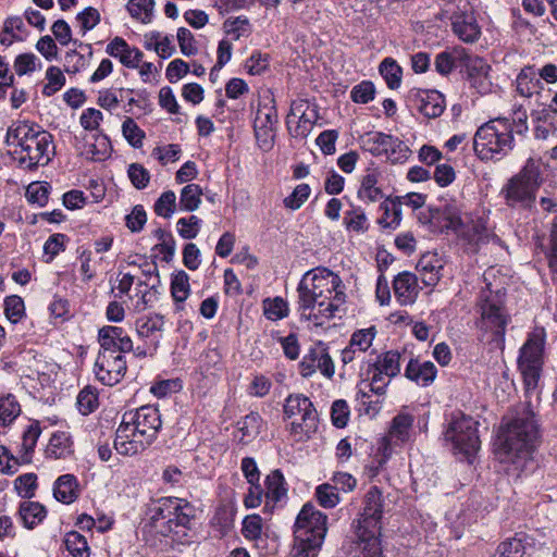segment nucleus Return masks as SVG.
<instances>
[{
    "label": "nucleus",
    "instance_id": "obj_44",
    "mask_svg": "<svg viewBox=\"0 0 557 557\" xmlns=\"http://www.w3.org/2000/svg\"><path fill=\"white\" fill-rule=\"evenodd\" d=\"M21 413V406L16 398L9 394L0 399V423L2 425L10 424Z\"/></svg>",
    "mask_w": 557,
    "mask_h": 557
},
{
    "label": "nucleus",
    "instance_id": "obj_29",
    "mask_svg": "<svg viewBox=\"0 0 557 557\" xmlns=\"http://www.w3.org/2000/svg\"><path fill=\"white\" fill-rule=\"evenodd\" d=\"M413 417L410 413L400 412L395 416L391 422L385 442H391L395 445H400L409 441L411 429L413 425Z\"/></svg>",
    "mask_w": 557,
    "mask_h": 557
},
{
    "label": "nucleus",
    "instance_id": "obj_62",
    "mask_svg": "<svg viewBox=\"0 0 557 557\" xmlns=\"http://www.w3.org/2000/svg\"><path fill=\"white\" fill-rule=\"evenodd\" d=\"M76 20L79 23L82 34L85 35L100 23V13L96 8L88 7L76 15Z\"/></svg>",
    "mask_w": 557,
    "mask_h": 557
},
{
    "label": "nucleus",
    "instance_id": "obj_40",
    "mask_svg": "<svg viewBox=\"0 0 557 557\" xmlns=\"http://www.w3.org/2000/svg\"><path fill=\"white\" fill-rule=\"evenodd\" d=\"M202 189L197 184H188L181 190L180 209L182 211H195L201 203Z\"/></svg>",
    "mask_w": 557,
    "mask_h": 557
},
{
    "label": "nucleus",
    "instance_id": "obj_35",
    "mask_svg": "<svg viewBox=\"0 0 557 557\" xmlns=\"http://www.w3.org/2000/svg\"><path fill=\"white\" fill-rule=\"evenodd\" d=\"M18 516L28 530L40 524L47 517L46 507L39 502L25 500L20 504Z\"/></svg>",
    "mask_w": 557,
    "mask_h": 557
},
{
    "label": "nucleus",
    "instance_id": "obj_9",
    "mask_svg": "<svg viewBox=\"0 0 557 557\" xmlns=\"http://www.w3.org/2000/svg\"><path fill=\"white\" fill-rule=\"evenodd\" d=\"M545 337L546 333L543 327L535 329L521 347L518 363L527 393L535 391L537 387L543 366Z\"/></svg>",
    "mask_w": 557,
    "mask_h": 557
},
{
    "label": "nucleus",
    "instance_id": "obj_4",
    "mask_svg": "<svg viewBox=\"0 0 557 557\" xmlns=\"http://www.w3.org/2000/svg\"><path fill=\"white\" fill-rule=\"evenodd\" d=\"M98 341L101 349L95 363V374L102 384L113 386L126 373L123 354L133 350V341L122 327L112 325L99 330Z\"/></svg>",
    "mask_w": 557,
    "mask_h": 557
},
{
    "label": "nucleus",
    "instance_id": "obj_31",
    "mask_svg": "<svg viewBox=\"0 0 557 557\" xmlns=\"http://www.w3.org/2000/svg\"><path fill=\"white\" fill-rule=\"evenodd\" d=\"M381 172L377 169H368L362 176L360 187L358 189V198L367 202H376L383 198V191L379 186Z\"/></svg>",
    "mask_w": 557,
    "mask_h": 557
},
{
    "label": "nucleus",
    "instance_id": "obj_53",
    "mask_svg": "<svg viewBox=\"0 0 557 557\" xmlns=\"http://www.w3.org/2000/svg\"><path fill=\"white\" fill-rule=\"evenodd\" d=\"M48 83L42 88V94L47 97L54 95L65 84V76L57 66H49L46 72Z\"/></svg>",
    "mask_w": 557,
    "mask_h": 557
},
{
    "label": "nucleus",
    "instance_id": "obj_14",
    "mask_svg": "<svg viewBox=\"0 0 557 557\" xmlns=\"http://www.w3.org/2000/svg\"><path fill=\"white\" fill-rule=\"evenodd\" d=\"M400 354L397 350H388L380 356L373 363L368 364L367 375L370 377V391L382 395L389 381L385 382L383 375L394 377L400 372Z\"/></svg>",
    "mask_w": 557,
    "mask_h": 557
},
{
    "label": "nucleus",
    "instance_id": "obj_22",
    "mask_svg": "<svg viewBox=\"0 0 557 557\" xmlns=\"http://www.w3.org/2000/svg\"><path fill=\"white\" fill-rule=\"evenodd\" d=\"M150 444L138 436H133L131 426L120 423L114 438L115 450L123 456H134L144 451Z\"/></svg>",
    "mask_w": 557,
    "mask_h": 557
},
{
    "label": "nucleus",
    "instance_id": "obj_2",
    "mask_svg": "<svg viewBox=\"0 0 557 557\" xmlns=\"http://www.w3.org/2000/svg\"><path fill=\"white\" fill-rule=\"evenodd\" d=\"M527 111L518 108L509 116H498L482 124L473 137V150L482 161H500L515 148V135L525 136Z\"/></svg>",
    "mask_w": 557,
    "mask_h": 557
},
{
    "label": "nucleus",
    "instance_id": "obj_1",
    "mask_svg": "<svg viewBox=\"0 0 557 557\" xmlns=\"http://www.w3.org/2000/svg\"><path fill=\"white\" fill-rule=\"evenodd\" d=\"M342 278L326 268L305 274L298 284V309L308 319H332L346 301Z\"/></svg>",
    "mask_w": 557,
    "mask_h": 557
},
{
    "label": "nucleus",
    "instance_id": "obj_47",
    "mask_svg": "<svg viewBox=\"0 0 557 557\" xmlns=\"http://www.w3.org/2000/svg\"><path fill=\"white\" fill-rule=\"evenodd\" d=\"M176 208V195L172 190H166L160 195L153 206L157 215L169 219L173 215Z\"/></svg>",
    "mask_w": 557,
    "mask_h": 557
},
{
    "label": "nucleus",
    "instance_id": "obj_59",
    "mask_svg": "<svg viewBox=\"0 0 557 557\" xmlns=\"http://www.w3.org/2000/svg\"><path fill=\"white\" fill-rule=\"evenodd\" d=\"M375 87L370 81H362L354 86L350 91V98L356 103H368L374 99Z\"/></svg>",
    "mask_w": 557,
    "mask_h": 557
},
{
    "label": "nucleus",
    "instance_id": "obj_38",
    "mask_svg": "<svg viewBox=\"0 0 557 557\" xmlns=\"http://www.w3.org/2000/svg\"><path fill=\"white\" fill-rule=\"evenodd\" d=\"M41 434V429L38 422L32 423L27 426L23 433L22 441V455L21 460L23 463H29L32 461V455L34 453L37 441Z\"/></svg>",
    "mask_w": 557,
    "mask_h": 557
},
{
    "label": "nucleus",
    "instance_id": "obj_5",
    "mask_svg": "<svg viewBox=\"0 0 557 557\" xmlns=\"http://www.w3.org/2000/svg\"><path fill=\"white\" fill-rule=\"evenodd\" d=\"M196 515L197 509L190 502L173 496L158 498L150 508L151 523L157 527L161 521V534L180 545L191 543Z\"/></svg>",
    "mask_w": 557,
    "mask_h": 557
},
{
    "label": "nucleus",
    "instance_id": "obj_34",
    "mask_svg": "<svg viewBox=\"0 0 557 557\" xmlns=\"http://www.w3.org/2000/svg\"><path fill=\"white\" fill-rule=\"evenodd\" d=\"M530 537L525 533H516L513 537H509L502 542L493 557H523L529 546H531Z\"/></svg>",
    "mask_w": 557,
    "mask_h": 557
},
{
    "label": "nucleus",
    "instance_id": "obj_39",
    "mask_svg": "<svg viewBox=\"0 0 557 557\" xmlns=\"http://www.w3.org/2000/svg\"><path fill=\"white\" fill-rule=\"evenodd\" d=\"M64 545L72 557H90L87 540L77 531H70L65 534Z\"/></svg>",
    "mask_w": 557,
    "mask_h": 557
},
{
    "label": "nucleus",
    "instance_id": "obj_43",
    "mask_svg": "<svg viewBox=\"0 0 557 557\" xmlns=\"http://www.w3.org/2000/svg\"><path fill=\"white\" fill-rule=\"evenodd\" d=\"M37 484V475L33 472L18 475L14 480V490L22 498L30 499L35 496Z\"/></svg>",
    "mask_w": 557,
    "mask_h": 557
},
{
    "label": "nucleus",
    "instance_id": "obj_10",
    "mask_svg": "<svg viewBox=\"0 0 557 557\" xmlns=\"http://www.w3.org/2000/svg\"><path fill=\"white\" fill-rule=\"evenodd\" d=\"M445 440L450 442L455 453L470 457L480 448L478 422L462 412L451 414L445 431Z\"/></svg>",
    "mask_w": 557,
    "mask_h": 557
},
{
    "label": "nucleus",
    "instance_id": "obj_55",
    "mask_svg": "<svg viewBox=\"0 0 557 557\" xmlns=\"http://www.w3.org/2000/svg\"><path fill=\"white\" fill-rule=\"evenodd\" d=\"M322 544L323 542L312 539L305 542L295 539L292 557H318Z\"/></svg>",
    "mask_w": 557,
    "mask_h": 557
},
{
    "label": "nucleus",
    "instance_id": "obj_48",
    "mask_svg": "<svg viewBox=\"0 0 557 557\" xmlns=\"http://www.w3.org/2000/svg\"><path fill=\"white\" fill-rule=\"evenodd\" d=\"M4 313L9 321L17 323L25 315V305L17 295L8 296L4 299Z\"/></svg>",
    "mask_w": 557,
    "mask_h": 557
},
{
    "label": "nucleus",
    "instance_id": "obj_20",
    "mask_svg": "<svg viewBox=\"0 0 557 557\" xmlns=\"http://www.w3.org/2000/svg\"><path fill=\"white\" fill-rule=\"evenodd\" d=\"M357 540L351 543L347 557H384L381 545V531L355 530Z\"/></svg>",
    "mask_w": 557,
    "mask_h": 557
},
{
    "label": "nucleus",
    "instance_id": "obj_56",
    "mask_svg": "<svg viewBox=\"0 0 557 557\" xmlns=\"http://www.w3.org/2000/svg\"><path fill=\"white\" fill-rule=\"evenodd\" d=\"M122 132L128 144L135 148L143 146L145 133L132 117H126L122 124Z\"/></svg>",
    "mask_w": 557,
    "mask_h": 557
},
{
    "label": "nucleus",
    "instance_id": "obj_16",
    "mask_svg": "<svg viewBox=\"0 0 557 557\" xmlns=\"http://www.w3.org/2000/svg\"><path fill=\"white\" fill-rule=\"evenodd\" d=\"M300 374L309 377L318 370L327 379H332L335 373L333 360L329 354L327 346L319 342L312 346L304 356L300 364Z\"/></svg>",
    "mask_w": 557,
    "mask_h": 557
},
{
    "label": "nucleus",
    "instance_id": "obj_46",
    "mask_svg": "<svg viewBox=\"0 0 557 557\" xmlns=\"http://www.w3.org/2000/svg\"><path fill=\"white\" fill-rule=\"evenodd\" d=\"M237 424L244 437L253 438L261 432L263 419L258 412L252 411L238 421Z\"/></svg>",
    "mask_w": 557,
    "mask_h": 557
},
{
    "label": "nucleus",
    "instance_id": "obj_11",
    "mask_svg": "<svg viewBox=\"0 0 557 557\" xmlns=\"http://www.w3.org/2000/svg\"><path fill=\"white\" fill-rule=\"evenodd\" d=\"M20 152L17 163L21 169L35 171L45 166L54 154L53 136L40 126Z\"/></svg>",
    "mask_w": 557,
    "mask_h": 557
},
{
    "label": "nucleus",
    "instance_id": "obj_17",
    "mask_svg": "<svg viewBox=\"0 0 557 557\" xmlns=\"http://www.w3.org/2000/svg\"><path fill=\"white\" fill-rule=\"evenodd\" d=\"M407 98L410 104L428 119L438 117L445 110V98L437 90L412 88Z\"/></svg>",
    "mask_w": 557,
    "mask_h": 557
},
{
    "label": "nucleus",
    "instance_id": "obj_64",
    "mask_svg": "<svg viewBox=\"0 0 557 557\" xmlns=\"http://www.w3.org/2000/svg\"><path fill=\"white\" fill-rule=\"evenodd\" d=\"M331 419L333 425L338 429L345 428L349 419V407L346 400L337 399L331 408Z\"/></svg>",
    "mask_w": 557,
    "mask_h": 557
},
{
    "label": "nucleus",
    "instance_id": "obj_57",
    "mask_svg": "<svg viewBox=\"0 0 557 557\" xmlns=\"http://www.w3.org/2000/svg\"><path fill=\"white\" fill-rule=\"evenodd\" d=\"M201 227V220L196 215H190L188 218H181L177 221V232L181 237L184 239H193L195 238Z\"/></svg>",
    "mask_w": 557,
    "mask_h": 557
},
{
    "label": "nucleus",
    "instance_id": "obj_36",
    "mask_svg": "<svg viewBox=\"0 0 557 557\" xmlns=\"http://www.w3.org/2000/svg\"><path fill=\"white\" fill-rule=\"evenodd\" d=\"M264 483L267 488V505L269 502L275 504L286 495L287 488L285 487V479L281 470H273L270 474L267 475Z\"/></svg>",
    "mask_w": 557,
    "mask_h": 557
},
{
    "label": "nucleus",
    "instance_id": "obj_8",
    "mask_svg": "<svg viewBox=\"0 0 557 557\" xmlns=\"http://www.w3.org/2000/svg\"><path fill=\"white\" fill-rule=\"evenodd\" d=\"M284 420L300 416V421H292L289 434L297 442L309 440L318 430V412L312 401L302 394L287 396L283 407Z\"/></svg>",
    "mask_w": 557,
    "mask_h": 557
},
{
    "label": "nucleus",
    "instance_id": "obj_13",
    "mask_svg": "<svg viewBox=\"0 0 557 557\" xmlns=\"http://www.w3.org/2000/svg\"><path fill=\"white\" fill-rule=\"evenodd\" d=\"M327 532V516L318 510L312 504H306L298 513L294 536L299 541L315 540L324 542Z\"/></svg>",
    "mask_w": 557,
    "mask_h": 557
},
{
    "label": "nucleus",
    "instance_id": "obj_52",
    "mask_svg": "<svg viewBox=\"0 0 557 557\" xmlns=\"http://www.w3.org/2000/svg\"><path fill=\"white\" fill-rule=\"evenodd\" d=\"M344 224L348 230L355 232H366L368 230V219L360 207H354L345 212Z\"/></svg>",
    "mask_w": 557,
    "mask_h": 557
},
{
    "label": "nucleus",
    "instance_id": "obj_60",
    "mask_svg": "<svg viewBox=\"0 0 557 557\" xmlns=\"http://www.w3.org/2000/svg\"><path fill=\"white\" fill-rule=\"evenodd\" d=\"M242 533L249 541H257L262 534V518L259 515L247 516L243 521Z\"/></svg>",
    "mask_w": 557,
    "mask_h": 557
},
{
    "label": "nucleus",
    "instance_id": "obj_45",
    "mask_svg": "<svg viewBox=\"0 0 557 557\" xmlns=\"http://www.w3.org/2000/svg\"><path fill=\"white\" fill-rule=\"evenodd\" d=\"M76 405L78 411L84 414H90L98 408V394L91 386L84 387L77 396Z\"/></svg>",
    "mask_w": 557,
    "mask_h": 557
},
{
    "label": "nucleus",
    "instance_id": "obj_23",
    "mask_svg": "<svg viewBox=\"0 0 557 557\" xmlns=\"http://www.w3.org/2000/svg\"><path fill=\"white\" fill-rule=\"evenodd\" d=\"M443 269V259L432 251L423 253L417 263V271L420 273L421 281L430 287H434L438 283Z\"/></svg>",
    "mask_w": 557,
    "mask_h": 557
},
{
    "label": "nucleus",
    "instance_id": "obj_12",
    "mask_svg": "<svg viewBox=\"0 0 557 557\" xmlns=\"http://www.w3.org/2000/svg\"><path fill=\"white\" fill-rule=\"evenodd\" d=\"M121 422L131 426L133 436L141 437L150 445L156 441L162 426L159 409L151 405L126 411Z\"/></svg>",
    "mask_w": 557,
    "mask_h": 557
},
{
    "label": "nucleus",
    "instance_id": "obj_28",
    "mask_svg": "<svg viewBox=\"0 0 557 557\" xmlns=\"http://www.w3.org/2000/svg\"><path fill=\"white\" fill-rule=\"evenodd\" d=\"M436 373L437 370L433 362H420L417 359H410L405 369L406 377L421 386L430 385L435 380Z\"/></svg>",
    "mask_w": 557,
    "mask_h": 557
},
{
    "label": "nucleus",
    "instance_id": "obj_19",
    "mask_svg": "<svg viewBox=\"0 0 557 557\" xmlns=\"http://www.w3.org/2000/svg\"><path fill=\"white\" fill-rule=\"evenodd\" d=\"M137 336L150 346L151 350H158L164 327V317L159 313H150L139 317L135 321Z\"/></svg>",
    "mask_w": 557,
    "mask_h": 557
},
{
    "label": "nucleus",
    "instance_id": "obj_27",
    "mask_svg": "<svg viewBox=\"0 0 557 557\" xmlns=\"http://www.w3.org/2000/svg\"><path fill=\"white\" fill-rule=\"evenodd\" d=\"M394 293L401 305L413 304L418 296V278L410 272L399 273L393 282Z\"/></svg>",
    "mask_w": 557,
    "mask_h": 557
},
{
    "label": "nucleus",
    "instance_id": "obj_58",
    "mask_svg": "<svg viewBox=\"0 0 557 557\" xmlns=\"http://www.w3.org/2000/svg\"><path fill=\"white\" fill-rule=\"evenodd\" d=\"M375 334L376 331L374 326L358 330L351 335L349 344L351 347L358 349L359 352H364L372 345Z\"/></svg>",
    "mask_w": 557,
    "mask_h": 557
},
{
    "label": "nucleus",
    "instance_id": "obj_25",
    "mask_svg": "<svg viewBox=\"0 0 557 557\" xmlns=\"http://www.w3.org/2000/svg\"><path fill=\"white\" fill-rule=\"evenodd\" d=\"M39 128L40 125L29 121H15L8 127L4 143L22 150Z\"/></svg>",
    "mask_w": 557,
    "mask_h": 557
},
{
    "label": "nucleus",
    "instance_id": "obj_51",
    "mask_svg": "<svg viewBox=\"0 0 557 557\" xmlns=\"http://www.w3.org/2000/svg\"><path fill=\"white\" fill-rule=\"evenodd\" d=\"M264 315L272 321L281 320L288 314V305L283 298L275 297L263 302Z\"/></svg>",
    "mask_w": 557,
    "mask_h": 557
},
{
    "label": "nucleus",
    "instance_id": "obj_54",
    "mask_svg": "<svg viewBox=\"0 0 557 557\" xmlns=\"http://www.w3.org/2000/svg\"><path fill=\"white\" fill-rule=\"evenodd\" d=\"M127 176L136 189H145L150 182V172L140 163H132L127 169Z\"/></svg>",
    "mask_w": 557,
    "mask_h": 557
},
{
    "label": "nucleus",
    "instance_id": "obj_50",
    "mask_svg": "<svg viewBox=\"0 0 557 557\" xmlns=\"http://www.w3.org/2000/svg\"><path fill=\"white\" fill-rule=\"evenodd\" d=\"M315 497L319 504L324 508H334L341 500L336 486L329 483L317 486Z\"/></svg>",
    "mask_w": 557,
    "mask_h": 557
},
{
    "label": "nucleus",
    "instance_id": "obj_18",
    "mask_svg": "<svg viewBox=\"0 0 557 557\" xmlns=\"http://www.w3.org/2000/svg\"><path fill=\"white\" fill-rule=\"evenodd\" d=\"M290 116H297L298 122L294 129L289 128L294 137L306 138L312 131L315 121L319 117L317 106H311L307 100H294L287 115L286 123L289 125Z\"/></svg>",
    "mask_w": 557,
    "mask_h": 557
},
{
    "label": "nucleus",
    "instance_id": "obj_63",
    "mask_svg": "<svg viewBox=\"0 0 557 557\" xmlns=\"http://www.w3.org/2000/svg\"><path fill=\"white\" fill-rule=\"evenodd\" d=\"M409 153V147L399 138L393 136L391 147L387 148V152H385L384 154L392 163H401L408 159Z\"/></svg>",
    "mask_w": 557,
    "mask_h": 557
},
{
    "label": "nucleus",
    "instance_id": "obj_41",
    "mask_svg": "<svg viewBox=\"0 0 557 557\" xmlns=\"http://www.w3.org/2000/svg\"><path fill=\"white\" fill-rule=\"evenodd\" d=\"M379 71L391 89H397L400 86L403 71L394 59L385 58L381 62Z\"/></svg>",
    "mask_w": 557,
    "mask_h": 557
},
{
    "label": "nucleus",
    "instance_id": "obj_37",
    "mask_svg": "<svg viewBox=\"0 0 557 557\" xmlns=\"http://www.w3.org/2000/svg\"><path fill=\"white\" fill-rule=\"evenodd\" d=\"M190 294L189 276L184 270H180L172 275L171 295L176 304V309H182V304Z\"/></svg>",
    "mask_w": 557,
    "mask_h": 557
},
{
    "label": "nucleus",
    "instance_id": "obj_30",
    "mask_svg": "<svg viewBox=\"0 0 557 557\" xmlns=\"http://www.w3.org/2000/svg\"><path fill=\"white\" fill-rule=\"evenodd\" d=\"M454 34L462 41L472 44L481 36V27L472 15L459 14L453 18Z\"/></svg>",
    "mask_w": 557,
    "mask_h": 557
},
{
    "label": "nucleus",
    "instance_id": "obj_24",
    "mask_svg": "<svg viewBox=\"0 0 557 557\" xmlns=\"http://www.w3.org/2000/svg\"><path fill=\"white\" fill-rule=\"evenodd\" d=\"M81 495V485L72 473L60 475L53 483V497L64 505L73 504Z\"/></svg>",
    "mask_w": 557,
    "mask_h": 557
},
{
    "label": "nucleus",
    "instance_id": "obj_26",
    "mask_svg": "<svg viewBox=\"0 0 557 557\" xmlns=\"http://www.w3.org/2000/svg\"><path fill=\"white\" fill-rule=\"evenodd\" d=\"M277 123L278 115L274 96L270 91H265L263 95L259 96L253 125L260 126V128L262 126L276 128Z\"/></svg>",
    "mask_w": 557,
    "mask_h": 557
},
{
    "label": "nucleus",
    "instance_id": "obj_7",
    "mask_svg": "<svg viewBox=\"0 0 557 557\" xmlns=\"http://www.w3.org/2000/svg\"><path fill=\"white\" fill-rule=\"evenodd\" d=\"M506 290L498 288L493 290L490 284L481 292L478 302L480 319L476 325L484 332H490L496 337H503L507 324L510 321V314L505 307Z\"/></svg>",
    "mask_w": 557,
    "mask_h": 557
},
{
    "label": "nucleus",
    "instance_id": "obj_33",
    "mask_svg": "<svg viewBox=\"0 0 557 557\" xmlns=\"http://www.w3.org/2000/svg\"><path fill=\"white\" fill-rule=\"evenodd\" d=\"M46 457L65 459L74 454L73 441L67 432H55L46 447Z\"/></svg>",
    "mask_w": 557,
    "mask_h": 557
},
{
    "label": "nucleus",
    "instance_id": "obj_42",
    "mask_svg": "<svg viewBox=\"0 0 557 557\" xmlns=\"http://www.w3.org/2000/svg\"><path fill=\"white\" fill-rule=\"evenodd\" d=\"M153 8V0H129L126 5L131 16L145 24L151 22Z\"/></svg>",
    "mask_w": 557,
    "mask_h": 557
},
{
    "label": "nucleus",
    "instance_id": "obj_6",
    "mask_svg": "<svg viewBox=\"0 0 557 557\" xmlns=\"http://www.w3.org/2000/svg\"><path fill=\"white\" fill-rule=\"evenodd\" d=\"M543 181L539 161L529 158L519 172L503 185L499 195L508 208L531 211Z\"/></svg>",
    "mask_w": 557,
    "mask_h": 557
},
{
    "label": "nucleus",
    "instance_id": "obj_49",
    "mask_svg": "<svg viewBox=\"0 0 557 557\" xmlns=\"http://www.w3.org/2000/svg\"><path fill=\"white\" fill-rule=\"evenodd\" d=\"M50 186L47 183L33 182L27 186L26 198L28 202L44 207L48 202Z\"/></svg>",
    "mask_w": 557,
    "mask_h": 557
},
{
    "label": "nucleus",
    "instance_id": "obj_15",
    "mask_svg": "<svg viewBox=\"0 0 557 557\" xmlns=\"http://www.w3.org/2000/svg\"><path fill=\"white\" fill-rule=\"evenodd\" d=\"M383 495L377 486H371L364 495L363 509L359 518L352 522L354 530L380 532L383 516Z\"/></svg>",
    "mask_w": 557,
    "mask_h": 557
},
{
    "label": "nucleus",
    "instance_id": "obj_61",
    "mask_svg": "<svg viewBox=\"0 0 557 557\" xmlns=\"http://www.w3.org/2000/svg\"><path fill=\"white\" fill-rule=\"evenodd\" d=\"M311 188L308 184L297 185L293 193L284 199V206L292 210L299 209L309 198Z\"/></svg>",
    "mask_w": 557,
    "mask_h": 557
},
{
    "label": "nucleus",
    "instance_id": "obj_32",
    "mask_svg": "<svg viewBox=\"0 0 557 557\" xmlns=\"http://www.w3.org/2000/svg\"><path fill=\"white\" fill-rule=\"evenodd\" d=\"M391 141H393V135L375 131L368 132L359 138L360 147L374 157H381L387 152Z\"/></svg>",
    "mask_w": 557,
    "mask_h": 557
},
{
    "label": "nucleus",
    "instance_id": "obj_3",
    "mask_svg": "<svg viewBox=\"0 0 557 557\" xmlns=\"http://www.w3.org/2000/svg\"><path fill=\"white\" fill-rule=\"evenodd\" d=\"M500 447L499 459L503 463L513 467V470L522 472L532 459L534 443L537 438V425L534 413L528 409L521 416L516 417L498 436Z\"/></svg>",
    "mask_w": 557,
    "mask_h": 557
},
{
    "label": "nucleus",
    "instance_id": "obj_21",
    "mask_svg": "<svg viewBox=\"0 0 557 557\" xmlns=\"http://www.w3.org/2000/svg\"><path fill=\"white\" fill-rule=\"evenodd\" d=\"M106 52L113 58H117L120 62L129 69H137L143 60V52L131 47L125 39L115 37L106 47Z\"/></svg>",
    "mask_w": 557,
    "mask_h": 557
}]
</instances>
